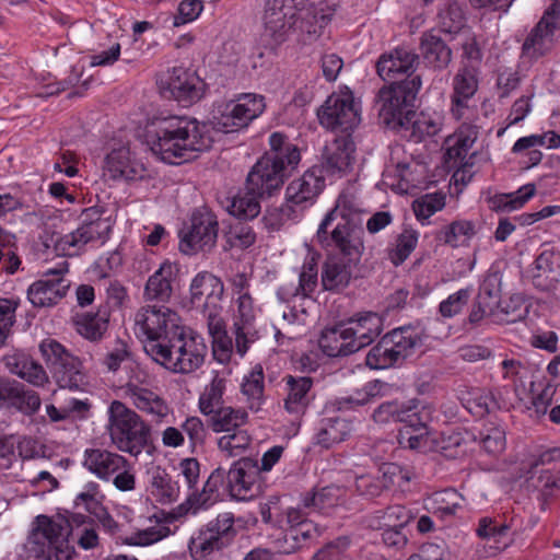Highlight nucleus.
<instances>
[{"mask_svg":"<svg viewBox=\"0 0 560 560\" xmlns=\"http://www.w3.org/2000/svg\"><path fill=\"white\" fill-rule=\"evenodd\" d=\"M521 530V522L517 517L509 521L500 518L482 517L479 520L476 533L482 539H493L501 542L503 538L515 535Z\"/></svg>","mask_w":560,"mask_h":560,"instance_id":"79ce46f5","label":"nucleus"},{"mask_svg":"<svg viewBox=\"0 0 560 560\" xmlns=\"http://www.w3.org/2000/svg\"><path fill=\"white\" fill-rule=\"evenodd\" d=\"M226 486V471L222 467L214 469L203 485L201 492L194 491L187 501L196 509L207 508L219 498L220 487Z\"/></svg>","mask_w":560,"mask_h":560,"instance_id":"49530a36","label":"nucleus"},{"mask_svg":"<svg viewBox=\"0 0 560 560\" xmlns=\"http://www.w3.org/2000/svg\"><path fill=\"white\" fill-rule=\"evenodd\" d=\"M345 497V489L330 485L307 492L302 500L303 506L317 512H326L339 505Z\"/></svg>","mask_w":560,"mask_h":560,"instance_id":"c03bdc74","label":"nucleus"},{"mask_svg":"<svg viewBox=\"0 0 560 560\" xmlns=\"http://www.w3.org/2000/svg\"><path fill=\"white\" fill-rule=\"evenodd\" d=\"M501 276L498 272L487 275L479 287L476 300L488 310L495 312L501 303Z\"/></svg>","mask_w":560,"mask_h":560,"instance_id":"6e6d98bb","label":"nucleus"},{"mask_svg":"<svg viewBox=\"0 0 560 560\" xmlns=\"http://www.w3.org/2000/svg\"><path fill=\"white\" fill-rule=\"evenodd\" d=\"M397 468L398 466L396 465H388L383 471L382 477H374L371 475H362L357 477L354 481L357 493L370 499L378 497L387 487L385 482L387 474L394 475Z\"/></svg>","mask_w":560,"mask_h":560,"instance_id":"052dcab7","label":"nucleus"},{"mask_svg":"<svg viewBox=\"0 0 560 560\" xmlns=\"http://www.w3.org/2000/svg\"><path fill=\"white\" fill-rule=\"evenodd\" d=\"M336 9L330 5L308 8L296 12V24L292 30L303 35L304 42H312L320 36L323 30L331 21Z\"/></svg>","mask_w":560,"mask_h":560,"instance_id":"2f4dec72","label":"nucleus"},{"mask_svg":"<svg viewBox=\"0 0 560 560\" xmlns=\"http://www.w3.org/2000/svg\"><path fill=\"white\" fill-rule=\"evenodd\" d=\"M209 417V427L213 432H231L244 427L248 422V413L243 408L221 406L213 412L206 413Z\"/></svg>","mask_w":560,"mask_h":560,"instance_id":"ea45409f","label":"nucleus"},{"mask_svg":"<svg viewBox=\"0 0 560 560\" xmlns=\"http://www.w3.org/2000/svg\"><path fill=\"white\" fill-rule=\"evenodd\" d=\"M477 139V130L470 125H463L456 139L446 150L445 158L447 162L454 165L465 166L464 160L468 156L469 150Z\"/></svg>","mask_w":560,"mask_h":560,"instance_id":"09e8293b","label":"nucleus"},{"mask_svg":"<svg viewBox=\"0 0 560 560\" xmlns=\"http://www.w3.org/2000/svg\"><path fill=\"white\" fill-rule=\"evenodd\" d=\"M225 383V378L220 377L217 373L210 384L205 387L203 393L199 397V408L203 415L211 413L213 409L223 406Z\"/></svg>","mask_w":560,"mask_h":560,"instance_id":"bf43d9fd","label":"nucleus"},{"mask_svg":"<svg viewBox=\"0 0 560 560\" xmlns=\"http://www.w3.org/2000/svg\"><path fill=\"white\" fill-rule=\"evenodd\" d=\"M39 351L59 388L73 392L85 389L89 377L80 358L51 338H46L39 343Z\"/></svg>","mask_w":560,"mask_h":560,"instance_id":"6e6552de","label":"nucleus"},{"mask_svg":"<svg viewBox=\"0 0 560 560\" xmlns=\"http://www.w3.org/2000/svg\"><path fill=\"white\" fill-rule=\"evenodd\" d=\"M287 396L283 407L287 412L295 417L303 416L312 400L315 398L313 392V378L308 376L287 375L283 377Z\"/></svg>","mask_w":560,"mask_h":560,"instance_id":"cd10ccee","label":"nucleus"},{"mask_svg":"<svg viewBox=\"0 0 560 560\" xmlns=\"http://www.w3.org/2000/svg\"><path fill=\"white\" fill-rule=\"evenodd\" d=\"M104 211L97 207L86 208L81 213L80 225L71 233L56 242V249L65 256L80 254L86 245L100 242L104 244L112 231L108 219L103 218Z\"/></svg>","mask_w":560,"mask_h":560,"instance_id":"1a4fd4ad","label":"nucleus"},{"mask_svg":"<svg viewBox=\"0 0 560 560\" xmlns=\"http://www.w3.org/2000/svg\"><path fill=\"white\" fill-rule=\"evenodd\" d=\"M110 311L100 306L96 312H81L72 316L75 331L91 342L101 341L109 326Z\"/></svg>","mask_w":560,"mask_h":560,"instance_id":"473e14b6","label":"nucleus"},{"mask_svg":"<svg viewBox=\"0 0 560 560\" xmlns=\"http://www.w3.org/2000/svg\"><path fill=\"white\" fill-rule=\"evenodd\" d=\"M315 237L322 248L335 250L334 255L361 260L364 253L362 219L340 199L325 214Z\"/></svg>","mask_w":560,"mask_h":560,"instance_id":"7ed1b4c3","label":"nucleus"},{"mask_svg":"<svg viewBox=\"0 0 560 560\" xmlns=\"http://www.w3.org/2000/svg\"><path fill=\"white\" fill-rule=\"evenodd\" d=\"M15 235L0 228V262L8 273L13 275L21 265L16 255Z\"/></svg>","mask_w":560,"mask_h":560,"instance_id":"774afa93","label":"nucleus"},{"mask_svg":"<svg viewBox=\"0 0 560 560\" xmlns=\"http://www.w3.org/2000/svg\"><path fill=\"white\" fill-rule=\"evenodd\" d=\"M558 253L555 248H545L534 260L529 269L533 285L542 292L556 290L559 284L557 271Z\"/></svg>","mask_w":560,"mask_h":560,"instance_id":"7c9ffc66","label":"nucleus"},{"mask_svg":"<svg viewBox=\"0 0 560 560\" xmlns=\"http://www.w3.org/2000/svg\"><path fill=\"white\" fill-rule=\"evenodd\" d=\"M269 144L270 150L255 163L246 178V189L260 199L279 194L301 161L299 148L283 133H271Z\"/></svg>","mask_w":560,"mask_h":560,"instance_id":"f03ea898","label":"nucleus"},{"mask_svg":"<svg viewBox=\"0 0 560 560\" xmlns=\"http://www.w3.org/2000/svg\"><path fill=\"white\" fill-rule=\"evenodd\" d=\"M265 96L255 93H242L235 98L218 106L214 127L224 133L236 132L248 127L265 110Z\"/></svg>","mask_w":560,"mask_h":560,"instance_id":"9d476101","label":"nucleus"},{"mask_svg":"<svg viewBox=\"0 0 560 560\" xmlns=\"http://www.w3.org/2000/svg\"><path fill=\"white\" fill-rule=\"evenodd\" d=\"M151 358L173 373L189 374L202 366L208 352L205 339L182 326L165 343L149 347Z\"/></svg>","mask_w":560,"mask_h":560,"instance_id":"39448f33","label":"nucleus"},{"mask_svg":"<svg viewBox=\"0 0 560 560\" xmlns=\"http://www.w3.org/2000/svg\"><path fill=\"white\" fill-rule=\"evenodd\" d=\"M317 116L322 126L334 131L348 132L360 124L359 108L351 91L328 96Z\"/></svg>","mask_w":560,"mask_h":560,"instance_id":"ddd939ff","label":"nucleus"},{"mask_svg":"<svg viewBox=\"0 0 560 560\" xmlns=\"http://www.w3.org/2000/svg\"><path fill=\"white\" fill-rule=\"evenodd\" d=\"M242 393L247 397L249 409L258 411L264 401V371L256 365L242 382Z\"/></svg>","mask_w":560,"mask_h":560,"instance_id":"5fc2aeb1","label":"nucleus"},{"mask_svg":"<svg viewBox=\"0 0 560 560\" xmlns=\"http://www.w3.org/2000/svg\"><path fill=\"white\" fill-rule=\"evenodd\" d=\"M237 303V316L233 327L236 352L243 357L247 352L249 345L257 339L256 315L250 294L238 296Z\"/></svg>","mask_w":560,"mask_h":560,"instance_id":"a878e982","label":"nucleus"},{"mask_svg":"<svg viewBox=\"0 0 560 560\" xmlns=\"http://www.w3.org/2000/svg\"><path fill=\"white\" fill-rule=\"evenodd\" d=\"M179 273V265L170 260L163 261L145 283L143 298L149 302L167 303L174 292V283Z\"/></svg>","mask_w":560,"mask_h":560,"instance_id":"bb28decb","label":"nucleus"},{"mask_svg":"<svg viewBox=\"0 0 560 560\" xmlns=\"http://www.w3.org/2000/svg\"><path fill=\"white\" fill-rule=\"evenodd\" d=\"M235 535L233 515L231 513L219 514L217 518L201 528L196 537L191 538L190 553L196 560H208L214 551L228 547Z\"/></svg>","mask_w":560,"mask_h":560,"instance_id":"9b49d317","label":"nucleus"},{"mask_svg":"<svg viewBox=\"0 0 560 560\" xmlns=\"http://www.w3.org/2000/svg\"><path fill=\"white\" fill-rule=\"evenodd\" d=\"M355 351L371 345L383 331V317L372 311L358 312L347 320H342Z\"/></svg>","mask_w":560,"mask_h":560,"instance_id":"b1692460","label":"nucleus"},{"mask_svg":"<svg viewBox=\"0 0 560 560\" xmlns=\"http://www.w3.org/2000/svg\"><path fill=\"white\" fill-rule=\"evenodd\" d=\"M258 462L252 457H242L226 471V489L232 498L246 501L261 492Z\"/></svg>","mask_w":560,"mask_h":560,"instance_id":"dca6fc26","label":"nucleus"},{"mask_svg":"<svg viewBox=\"0 0 560 560\" xmlns=\"http://www.w3.org/2000/svg\"><path fill=\"white\" fill-rule=\"evenodd\" d=\"M459 400L469 413L479 418L499 408L498 401L492 393L479 387L460 392Z\"/></svg>","mask_w":560,"mask_h":560,"instance_id":"37998d69","label":"nucleus"},{"mask_svg":"<svg viewBox=\"0 0 560 560\" xmlns=\"http://www.w3.org/2000/svg\"><path fill=\"white\" fill-rule=\"evenodd\" d=\"M0 408H13L26 416L35 415L40 408V397L24 384L0 375Z\"/></svg>","mask_w":560,"mask_h":560,"instance_id":"412c9836","label":"nucleus"},{"mask_svg":"<svg viewBox=\"0 0 560 560\" xmlns=\"http://www.w3.org/2000/svg\"><path fill=\"white\" fill-rule=\"evenodd\" d=\"M477 90V68L474 66H463L453 78L452 95L474 97Z\"/></svg>","mask_w":560,"mask_h":560,"instance_id":"0e129e2a","label":"nucleus"},{"mask_svg":"<svg viewBox=\"0 0 560 560\" xmlns=\"http://www.w3.org/2000/svg\"><path fill=\"white\" fill-rule=\"evenodd\" d=\"M401 130L410 131V136L416 141H421L425 137L435 136L440 130V122L430 115L415 110V116L409 119V124L401 127Z\"/></svg>","mask_w":560,"mask_h":560,"instance_id":"338daca9","label":"nucleus"},{"mask_svg":"<svg viewBox=\"0 0 560 560\" xmlns=\"http://www.w3.org/2000/svg\"><path fill=\"white\" fill-rule=\"evenodd\" d=\"M421 88V78L413 77L378 90L374 107L378 120L393 130H401L415 116V102Z\"/></svg>","mask_w":560,"mask_h":560,"instance_id":"423d86ee","label":"nucleus"},{"mask_svg":"<svg viewBox=\"0 0 560 560\" xmlns=\"http://www.w3.org/2000/svg\"><path fill=\"white\" fill-rule=\"evenodd\" d=\"M83 466L97 478L109 481L119 469L127 466V458L103 448H86Z\"/></svg>","mask_w":560,"mask_h":560,"instance_id":"c756f323","label":"nucleus"},{"mask_svg":"<svg viewBox=\"0 0 560 560\" xmlns=\"http://www.w3.org/2000/svg\"><path fill=\"white\" fill-rule=\"evenodd\" d=\"M219 224L217 217L207 208L192 212L190 226L180 233L179 249L184 254L210 250L217 243Z\"/></svg>","mask_w":560,"mask_h":560,"instance_id":"4468645a","label":"nucleus"},{"mask_svg":"<svg viewBox=\"0 0 560 560\" xmlns=\"http://www.w3.org/2000/svg\"><path fill=\"white\" fill-rule=\"evenodd\" d=\"M418 243V233L411 229H405L395 243V247L389 249L388 258L395 266L401 265L413 252Z\"/></svg>","mask_w":560,"mask_h":560,"instance_id":"69168bd1","label":"nucleus"},{"mask_svg":"<svg viewBox=\"0 0 560 560\" xmlns=\"http://www.w3.org/2000/svg\"><path fill=\"white\" fill-rule=\"evenodd\" d=\"M476 234V225L472 221L456 220L443 226L436 233V240L451 247L465 244Z\"/></svg>","mask_w":560,"mask_h":560,"instance_id":"3c124183","label":"nucleus"},{"mask_svg":"<svg viewBox=\"0 0 560 560\" xmlns=\"http://www.w3.org/2000/svg\"><path fill=\"white\" fill-rule=\"evenodd\" d=\"M150 493L156 502L162 504L172 503L178 499L179 486L177 481L172 479L165 469L156 467L152 471Z\"/></svg>","mask_w":560,"mask_h":560,"instance_id":"de8ad7c7","label":"nucleus"},{"mask_svg":"<svg viewBox=\"0 0 560 560\" xmlns=\"http://www.w3.org/2000/svg\"><path fill=\"white\" fill-rule=\"evenodd\" d=\"M438 19L441 31L448 34L458 33L466 23L463 8L456 0H442Z\"/></svg>","mask_w":560,"mask_h":560,"instance_id":"864d4df0","label":"nucleus"},{"mask_svg":"<svg viewBox=\"0 0 560 560\" xmlns=\"http://www.w3.org/2000/svg\"><path fill=\"white\" fill-rule=\"evenodd\" d=\"M222 293V281L208 271L197 273L190 283V301L195 305L206 303L212 298H220Z\"/></svg>","mask_w":560,"mask_h":560,"instance_id":"a18cd8bd","label":"nucleus"},{"mask_svg":"<svg viewBox=\"0 0 560 560\" xmlns=\"http://www.w3.org/2000/svg\"><path fill=\"white\" fill-rule=\"evenodd\" d=\"M559 25L560 21L552 20L549 14H544L524 40L522 56L533 62L550 52Z\"/></svg>","mask_w":560,"mask_h":560,"instance_id":"4be33fe9","label":"nucleus"},{"mask_svg":"<svg viewBox=\"0 0 560 560\" xmlns=\"http://www.w3.org/2000/svg\"><path fill=\"white\" fill-rule=\"evenodd\" d=\"M70 282L62 277V271L49 269L43 277L32 283L27 299L35 307H50L66 296Z\"/></svg>","mask_w":560,"mask_h":560,"instance_id":"aec40b11","label":"nucleus"},{"mask_svg":"<svg viewBox=\"0 0 560 560\" xmlns=\"http://www.w3.org/2000/svg\"><path fill=\"white\" fill-rule=\"evenodd\" d=\"M475 443H477V435L472 431H452L448 434L442 433L439 450L444 457L455 459L471 452Z\"/></svg>","mask_w":560,"mask_h":560,"instance_id":"58836bf2","label":"nucleus"},{"mask_svg":"<svg viewBox=\"0 0 560 560\" xmlns=\"http://www.w3.org/2000/svg\"><path fill=\"white\" fill-rule=\"evenodd\" d=\"M365 363L374 370H384L399 366L404 363L383 336L381 340L368 352Z\"/></svg>","mask_w":560,"mask_h":560,"instance_id":"603ef678","label":"nucleus"},{"mask_svg":"<svg viewBox=\"0 0 560 560\" xmlns=\"http://www.w3.org/2000/svg\"><path fill=\"white\" fill-rule=\"evenodd\" d=\"M70 523L65 517L37 515L24 542V551L35 560H73L77 555L69 544Z\"/></svg>","mask_w":560,"mask_h":560,"instance_id":"20e7f679","label":"nucleus"},{"mask_svg":"<svg viewBox=\"0 0 560 560\" xmlns=\"http://www.w3.org/2000/svg\"><path fill=\"white\" fill-rule=\"evenodd\" d=\"M5 366L12 374L37 387L44 386L49 381L44 368L24 353L8 357Z\"/></svg>","mask_w":560,"mask_h":560,"instance_id":"4c0bfd02","label":"nucleus"},{"mask_svg":"<svg viewBox=\"0 0 560 560\" xmlns=\"http://www.w3.org/2000/svg\"><path fill=\"white\" fill-rule=\"evenodd\" d=\"M252 438L247 430L237 428L235 431L225 432L218 440V447L229 457L238 456L250 445Z\"/></svg>","mask_w":560,"mask_h":560,"instance_id":"13d9d810","label":"nucleus"},{"mask_svg":"<svg viewBox=\"0 0 560 560\" xmlns=\"http://www.w3.org/2000/svg\"><path fill=\"white\" fill-rule=\"evenodd\" d=\"M420 52L424 65L433 70L445 69L452 60V49L431 32L421 35Z\"/></svg>","mask_w":560,"mask_h":560,"instance_id":"e433bc0d","label":"nucleus"},{"mask_svg":"<svg viewBox=\"0 0 560 560\" xmlns=\"http://www.w3.org/2000/svg\"><path fill=\"white\" fill-rule=\"evenodd\" d=\"M389 346L397 351L402 361L412 355L416 349L422 347L423 340L420 332L412 326L394 328L384 335Z\"/></svg>","mask_w":560,"mask_h":560,"instance_id":"a19ab883","label":"nucleus"},{"mask_svg":"<svg viewBox=\"0 0 560 560\" xmlns=\"http://www.w3.org/2000/svg\"><path fill=\"white\" fill-rule=\"evenodd\" d=\"M107 430L113 444L121 452L138 456L150 440V427L124 402L114 400L108 407Z\"/></svg>","mask_w":560,"mask_h":560,"instance_id":"0eeeda50","label":"nucleus"},{"mask_svg":"<svg viewBox=\"0 0 560 560\" xmlns=\"http://www.w3.org/2000/svg\"><path fill=\"white\" fill-rule=\"evenodd\" d=\"M177 314L164 305L142 307L136 315V325L145 337L143 349L151 357L149 347L165 343L175 330L182 326L177 323Z\"/></svg>","mask_w":560,"mask_h":560,"instance_id":"f8f14e48","label":"nucleus"},{"mask_svg":"<svg viewBox=\"0 0 560 560\" xmlns=\"http://www.w3.org/2000/svg\"><path fill=\"white\" fill-rule=\"evenodd\" d=\"M528 482L545 498L560 492V448L542 452L529 467Z\"/></svg>","mask_w":560,"mask_h":560,"instance_id":"a211bd4d","label":"nucleus"},{"mask_svg":"<svg viewBox=\"0 0 560 560\" xmlns=\"http://www.w3.org/2000/svg\"><path fill=\"white\" fill-rule=\"evenodd\" d=\"M151 151L170 164H179L211 147L206 126L187 116H167L152 120L147 132Z\"/></svg>","mask_w":560,"mask_h":560,"instance_id":"f257e3e1","label":"nucleus"},{"mask_svg":"<svg viewBox=\"0 0 560 560\" xmlns=\"http://www.w3.org/2000/svg\"><path fill=\"white\" fill-rule=\"evenodd\" d=\"M300 11L285 0H267L264 21V36L270 39V45L277 47L287 40L290 31L296 24V12Z\"/></svg>","mask_w":560,"mask_h":560,"instance_id":"f3484780","label":"nucleus"},{"mask_svg":"<svg viewBox=\"0 0 560 560\" xmlns=\"http://www.w3.org/2000/svg\"><path fill=\"white\" fill-rule=\"evenodd\" d=\"M536 192L534 184L522 186L514 194H501L488 199L489 208L493 211H513L522 208Z\"/></svg>","mask_w":560,"mask_h":560,"instance_id":"8fccbe9b","label":"nucleus"},{"mask_svg":"<svg viewBox=\"0 0 560 560\" xmlns=\"http://www.w3.org/2000/svg\"><path fill=\"white\" fill-rule=\"evenodd\" d=\"M418 65L419 55L406 47H398L388 54L380 56L376 62V72L382 80L394 84L419 77L413 74Z\"/></svg>","mask_w":560,"mask_h":560,"instance_id":"6ab92c4d","label":"nucleus"},{"mask_svg":"<svg viewBox=\"0 0 560 560\" xmlns=\"http://www.w3.org/2000/svg\"><path fill=\"white\" fill-rule=\"evenodd\" d=\"M325 186L322 170L312 168L303 176L289 184L285 190V200L294 209L301 211L312 206Z\"/></svg>","mask_w":560,"mask_h":560,"instance_id":"5701e85b","label":"nucleus"},{"mask_svg":"<svg viewBox=\"0 0 560 560\" xmlns=\"http://www.w3.org/2000/svg\"><path fill=\"white\" fill-rule=\"evenodd\" d=\"M347 423L340 419H327L316 434V444L329 448L334 444L345 441L347 435Z\"/></svg>","mask_w":560,"mask_h":560,"instance_id":"680f3d73","label":"nucleus"},{"mask_svg":"<svg viewBox=\"0 0 560 560\" xmlns=\"http://www.w3.org/2000/svg\"><path fill=\"white\" fill-rule=\"evenodd\" d=\"M361 260L329 254L322 267L320 281L323 289L331 292H340L346 289L351 280L353 270Z\"/></svg>","mask_w":560,"mask_h":560,"instance_id":"393cba45","label":"nucleus"},{"mask_svg":"<svg viewBox=\"0 0 560 560\" xmlns=\"http://www.w3.org/2000/svg\"><path fill=\"white\" fill-rule=\"evenodd\" d=\"M105 165L113 179L126 182L141 179L145 172L141 163L130 159V152L125 148L113 150L107 154Z\"/></svg>","mask_w":560,"mask_h":560,"instance_id":"f704fd0d","label":"nucleus"},{"mask_svg":"<svg viewBox=\"0 0 560 560\" xmlns=\"http://www.w3.org/2000/svg\"><path fill=\"white\" fill-rule=\"evenodd\" d=\"M354 143L349 135L338 137L325 148L323 168L330 175H346L354 161Z\"/></svg>","mask_w":560,"mask_h":560,"instance_id":"c85d7f7f","label":"nucleus"},{"mask_svg":"<svg viewBox=\"0 0 560 560\" xmlns=\"http://www.w3.org/2000/svg\"><path fill=\"white\" fill-rule=\"evenodd\" d=\"M205 89V82L196 72L183 67L173 68L160 82L161 94L166 98H174L183 106L200 101Z\"/></svg>","mask_w":560,"mask_h":560,"instance_id":"2eb2a0df","label":"nucleus"},{"mask_svg":"<svg viewBox=\"0 0 560 560\" xmlns=\"http://www.w3.org/2000/svg\"><path fill=\"white\" fill-rule=\"evenodd\" d=\"M261 200L258 196L252 195L247 189L244 195L233 198L229 206V212L240 220H252L256 218L261 210Z\"/></svg>","mask_w":560,"mask_h":560,"instance_id":"e2e57ef3","label":"nucleus"},{"mask_svg":"<svg viewBox=\"0 0 560 560\" xmlns=\"http://www.w3.org/2000/svg\"><path fill=\"white\" fill-rule=\"evenodd\" d=\"M318 345L323 353L330 358L347 357L357 352L354 341H351L342 322L325 328Z\"/></svg>","mask_w":560,"mask_h":560,"instance_id":"c9c22d12","label":"nucleus"},{"mask_svg":"<svg viewBox=\"0 0 560 560\" xmlns=\"http://www.w3.org/2000/svg\"><path fill=\"white\" fill-rule=\"evenodd\" d=\"M385 383L374 380L368 382L361 389L355 390L353 394L342 397L338 400L339 410H350L355 407L364 406L372 401L380 392Z\"/></svg>","mask_w":560,"mask_h":560,"instance_id":"4d7b16f0","label":"nucleus"},{"mask_svg":"<svg viewBox=\"0 0 560 560\" xmlns=\"http://www.w3.org/2000/svg\"><path fill=\"white\" fill-rule=\"evenodd\" d=\"M125 395L131 400L132 405L140 411L152 415L156 419L163 418L168 412L165 401L154 392L142 387L133 380H130L124 387Z\"/></svg>","mask_w":560,"mask_h":560,"instance_id":"72a5a7b5","label":"nucleus"}]
</instances>
